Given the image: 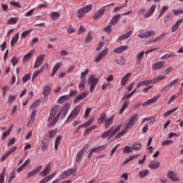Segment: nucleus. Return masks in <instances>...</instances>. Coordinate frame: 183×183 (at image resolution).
<instances>
[{
	"label": "nucleus",
	"instance_id": "44",
	"mask_svg": "<svg viewBox=\"0 0 183 183\" xmlns=\"http://www.w3.org/2000/svg\"><path fill=\"white\" fill-rule=\"evenodd\" d=\"M112 131H114V128H110V129H109V130H108L107 132H104V133L102 134V136H101L102 138L103 139H105L108 138V137H109V135H111Z\"/></svg>",
	"mask_w": 183,
	"mask_h": 183
},
{
	"label": "nucleus",
	"instance_id": "11",
	"mask_svg": "<svg viewBox=\"0 0 183 183\" xmlns=\"http://www.w3.org/2000/svg\"><path fill=\"white\" fill-rule=\"evenodd\" d=\"M41 169H42V166H39L36 169H34L32 171L27 173L26 179H29V178H32V177H35V175H37L41 172Z\"/></svg>",
	"mask_w": 183,
	"mask_h": 183
},
{
	"label": "nucleus",
	"instance_id": "33",
	"mask_svg": "<svg viewBox=\"0 0 183 183\" xmlns=\"http://www.w3.org/2000/svg\"><path fill=\"white\" fill-rule=\"evenodd\" d=\"M120 17L121 14H117L116 16L112 17V19L109 21V24L111 25H117V24H118V21H119Z\"/></svg>",
	"mask_w": 183,
	"mask_h": 183
},
{
	"label": "nucleus",
	"instance_id": "17",
	"mask_svg": "<svg viewBox=\"0 0 183 183\" xmlns=\"http://www.w3.org/2000/svg\"><path fill=\"white\" fill-rule=\"evenodd\" d=\"M51 163L48 164L45 168L39 173L40 177H46L51 172Z\"/></svg>",
	"mask_w": 183,
	"mask_h": 183
},
{
	"label": "nucleus",
	"instance_id": "12",
	"mask_svg": "<svg viewBox=\"0 0 183 183\" xmlns=\"http://www.w3.org/2000/svg\"><path fill=\"white\" fill-rule=\"evenodd\" d=\"M61 108V106L59 104H56L51 110L49 117L48 118V121H52L53 118L56 115V112H58L59 109Z\"/></svg>",
	"mask_w": 183,
	"mask_h": 183
},
{
	"label": "nucleus",
	"instance_id": "25",
	"mask_svg": "<svg viewBox=\"0 0 183 183\" xmlns=\"http://www.w3.org/2000/svg\"><path fill=\"white\" fill-rule=\"evenodd\" d=\"M178 81H179L178 79L172 80L169 85H167L165 87H163L162 89V92H165V91H169V88H172V86H174V85H175V84H178Z\"/></svg>",
	"mask_w": 183,
	"mask_h": 183
},
{
	"label": "nucleus",
	"instance_id": "47",
	"mask_svg": "<svg viewBox=\"0 0 183 183\" xmlns=\"http://www.w3.org/2000/svg\"><path fill=\"white\" fill-rule=\"evenodd\" d=\"M44 69H45V66H41V68L39 69V70H36L33 73V78H36L38 76V75H39V74H41V72H42L44 71Z\"/></svg>",
	"mask_w": 183,
	"mask_h": 183
},
{
	"label": "nucleus",
	"instance_id": "10",
	"mask_svg": "<svg viewBox=\"0 0 183 183\" xmlns=\"http://www.w3.org/2000/svg\"><path fill=\"white\" fill-rule=\"evenodd\" d=\"M44 59H45V54H40L39 56H37L34 66V69L39 68V66L42 65L44 63Z\"/></svg>",
	"mask_w": 183,
	"mask_h": 183
},
{
	"label": "nucleus",
	"instance_id": "46",
	"mask_svg": "<svg viewBox=\"0 0 183 183\" xmlns=\"http://www.w3.org/2000/svg\"><path fill=\"white\" fill-rule=\"evenodd\" d=\"M5 175H6V168H4L0 174V183H4L5 181Z\"/></svg>",
	"mask_w": 183,
	"mask_h": 183
},
{
	"label": "nucleus",
	"instance_id": "52",
	"mask_svg": "<svg viewBox=\"0 0 183 183\" xmlns=\"http://www.w3.org/2000/svg\"><path fill=\"white\" fill-rule=\"evenodd\" d=\"M178 97H179V94H178L177 96V94H174L172 95L168 100L167 102V104L169 105L171 104H172V102H174V101H175V99H177V98H178Z\"/></svg>",
	"mask_w": 183,
	"mask_h": 183
},
{
	"label": "nucleus",
	"instance_id": "51",
	"mask_svg": "<svg viewBox=\"0 0 183 183\" xmlns=\"http://www.w3.org/2000/svg\"><path fill=\"white\" fill-rule=\"evenodd\" d=\"M18 22V19L16 18L11 17L7 21L8 25H15Z\"/></svg>",
	"mask_w": 183,
	"mask_h": 183
},
{
	"label": "nucleus",
	"instance_id": "49",
	"mask_svg": "<svg viewBox=\"0 0 183 183\" xmlns=\"http://www.w3.org/2000/svg\"><path fill=\"white\" fill-rule=\"evenodd\" d=\"M167 11H168V6H163L162 7V9H160L159 18H161V16H162V15H164V14H165V12H167Z\"/></svg>",
	"mask_w": 183,
	"mask_h": 183
},
{
	"label": "nucleus",
	"instance_id": "19",
	"mask_svg": "<svg viewBox=\"0 0 183 183\" xmlns=\"http://www.w3.org/2000/svg\"><path fill=\"white\" fill-rule=\"evenodd\" d=\"M88 94H89V92L87 93H81L80 94H79L74 99V104H78V102H79V101H82V99H85V98H86L88 97Z\"/></svg>",
	"mask_w": 183,
	"mask_h": 183
},
{
	"label": "nucleus",
	"instance_id": "41",
	"mask_svg": "<svg viewBox=\"0 0 183 183\" xmlns=\"http://www.w3.org/2000/svg\"><path fill=\"white\" fill-rule=\"evenodd\" d=\"M50 16L52 19V21H56L61 16V14L58 11H52L50 14Z\"/></svg>",
	"mask_w": 183,
	"mask_h": 183
},
{
	"label": "nucleus",
	"instance_id": "58",
	"mask_svg": "<svg viewBox=\"0 0 183 183\" xmlns=\"http://www.w3.org/2000/svg\"><path fill=\"white\" fill-rule=\"evenodd\" d=\"M76 30L75 29V28H74V26H69V28L67 29V34H69V35H71L74 32H76Z\"/></svg>",
	"mask_w": 183,
	"mask_h": 183
},
{
	"label": "nucleus",
	"instance_id": "30",
	"mask_svg": "<svg viewBox=\"0 0 183 183\" xmlns=\"http://www.w3.org/2000/svg\"><path fill=\"white\" fill-rule=\"evenodd\" d=\"M129 76H131V73L126 74L122 79L121 84L122 86H125L127 85V82L129 79Z\"/></svg>",
	"mask_w": 183,
	"mask_h": 183
},
{
	"label": "nucleus",
	"instance_id": "4",
	"mask_svg": "<svg viewBox=\"0 0 183 183\" xmlns=\"http://www.w3.org/2000/svg\"><path fill=\"white\" fill-rule=\"evenodd\" d=\"M99 82V78H95V76L91 75L88 79L87 84L90 85V92H94L97 86V84Z\"/></svg>",
	"mask_w": 183,
	"mask_h": 183
},
{
	"label": "nucleus",
	"instance_id": "31",
	"mask_svg": "<svg viewBox=\"0 0 183 183\" xmlns=\"http://www.w3.org/2000/svg\"><path fill=\"white\" fill-rule=\"evenodd\" d=\"M149 168L151 169H158L161 167L159 162H154L148 164Z\"/></svg>",
	"mask_w": 183,
	"mask_h": 183
},
{
	"label": "nucleus",
	"instance_id": "24",
	"mask_svg": "<svg viewBox=\"0 0 183 183\" xmlns=\"http://www.w3.org/2000/svg\"><path fill=\"white\" fill-rule=\"evenodd\" d=\"M62 66V61L57 62L52 69L51 76H54L58 72V69Z\"/></svg>",
	"mask_w": 183,
	"mask_h": 183
},
{
	"label": "nucleus",
	"instance_id": "63",
	"mask_svg": "<svg viewBox=\"0 0 183 183\" xmlns=\"http://www.w3.org/2000/svg\"><path fill=\"white\" fill-rule=\"evenodd\" d=\"M15 99H16V96L15 95H9V104H12V102H14V101H15Z\"/></svg>",
	"mask_w": 183,
	"mask_h": 183
},
{
	"label": "nucleus",
	"instance_id": "29",
	"mask_svg": "<svg viewBox=\"0 0 183 183\" xmlns=\"http://www.w3.org/2000/svg\"><path fill=\"white\" fill-rule=\"evenodd\" d=\"M49 92H51V87H49V86H46L43 91L44 101H47L48 95H49Z\"/></svg>",
	"mask_w": 183,
	"mask_h": 183
},
{
	"label": "nucleus",
	"instance_id": "6",
	"mask_svg": "<svg viewBox=\"0 0 183 183\" xmlns=\"http://www.w3.org/2000/svg\"><path fill=\"white\" fill-rule=\"evenodd\" d=\"M108 52H109V50L108 48L104 49L102 51H100L96 56L94 57V62H100V61L107 56L108 55Z\"/></svg>",
	"mask_w": 183,
	"mask_h": 183
},
{
	"label": "nucleus",
	"instance_id": "32",
	"mask_svg": "<svg viewBox=\"0 0 183 183\" xmlns=\"http://www.w3.org/2000/svg\"><path fill=\"white\" fill-rule=\"evenodd\" d=\"M165 78H167V76H162V75L156 76L153 79H151L152 84H157V82H159L160 81H164V79H165Z\"/></svg>",
	"mask_w": 183,
	"mask_h": 183
},
{
	"label": "nucleus",
	"instance_id": "16",
	"mask_svg": "<svg viewBox=\"0 0 183 183\" xmlns=\"http://www.w3.org/2000/svg\"><path fill=\"white\" fill-rule=\"evenodd\" d=\"M155 9H157V4H153L149 11L144 14V18L146 19H148V18H151L152 15H154V13L155 12Z\"/></svg>",
	"mask_w": 183,
	"mask_h": 183
},
{
	"label": "nucleus",
	"instance_id": "59",
	"mask_svg": "<svg viewBox=\"0 0 183 183\" xmlns=\"http://www.w3.org/2000/svg\"><path fill=\"white\" fill-rule=\"evenodd\" d=\"M174 56H175V55L172 54H166L161 57V59H169L171 57L174 58Z\"/></svg>",
	"mask_w": 183,
	"mask_h": 183
},
{
	"label": "nucleus",
	"instance_id": "60",
	"mask_svg": "<svg viewBox=\"0 0 183 183\" xmlns=\"http://www.w3.org/2000/svg\"><path fill=\"white\" fill-rule=\"evenodd\" d=\"M149 173V171H148V169L142 170L139 172V175L141 178H144V177H147V175H148Z\"/></svg>",
	"mask_w": 183,
	"mask_h": 183
},
{
	"label": "nucleus",
	"instance_id": "22",
	"mask_svg": "<svg viewBox=\"0 0 183 183\" xmlns=\"http://www.w3.org/2000/svg\"><path fill=\"white\" fill-rule=\"evenodd\" d=\"M165 66V62L164 61H158L152 65V69L158 71L159 69H162Z\"/></svg>",
	"mask_w": 183,
	"mask_h": 183
},
{
	"label": "nucleus",
	"instance_id": "26",
	"mask_svg": "<svg viewBox=\"0 0 183 183\" xmlns=\"http://www.w3.org/2000/svg\"><path fill=\"white\" fill-rule=\"evenodd\" d=\"M114 118H115V116L113 115L110 118H108L106 119V121L104 122V127L106 129H108V128H109V127L112 125V122H114Z\"/></svg>",
	"mask_w": 183,
	"mask_h": 183
},
{
	"label": "nucleus",
	"instance_id": "5",
	"mask_svg": "<svg viewBox=\"0 0 183 183\" xmlns=\"http://www.w3.org/2000/svg\"><path fill=\"white\" fill-rule=\"evenodd\" d=\"M167 177L172 182H179V181H181L179 176H178V174L174 171H168Z\"/></svg>",
	"mask_w": 183,
	"mask_h": 183
},
{
	"label": "nucleus",
	"instance_id": "48",
	"mask_svg": "<svg viewBox=\"0 0 183 183\" xmlns=\"http://www.w3.org/2000/svg\"><path fill=\"white\" fill-rule=\"evenodd\" d=\"M132 147H129V146H125L123 148V153L124 154H131L132 152Z\"/></svg>",
	"mask_w": 183,
	"mask_h": 183
},
{
	"label": "nucleus",
	"instance_id": "39",
	"mask_svg": "<svg viewBox=\"0 0 183 183\" xmlns=\"http://www.w3.org/2000/svg\"><path fill=\"white\" fill-rule=\"evenodd\" d=\"M107 114L103 113L102 114L98 119V122L99 124V125H102V124H104V122H105V121H107Z\"/></svg>",
	"mask_w": 183,
	"mask_h": 183
},
{
	"label": "nucleus",
	"instance_id": "42",
	"mask_svg": "<svg viewBox=\"0 0 183 183\" xmlns=\"http://www.w3.org/2000/svg\"><path fill=\"white\" fill-rule=\"evenodd\" d=\"M132 148L134 151H139L142 148V144L139 142H136L132 145Z\"/></svg>",
	"mask_w": 183,
	"mask_h": 183
},
{
	"label": "nucleus",
	"instance_id": "27",
	"mask_svg": "<svg viewBox=\"0 0 183 183\" xmlns=\"http://www.w3.org/2000/svg\"><path fill=\"white\" fill-rule=\"evenodd\" d=\"M150 84H152V81L151 79L144 80L137 84V88H141V86H148V85Z\"/></svg>",
	"mask_w": 183,
	"mask_h": 183
},
{
	"label": "nucleus",
	"instance_id": "62",
	"mask_svg": "<svg viewBox=\"0 0 183 183\" xmlns=\"http://www.w3.org/2000/svg\"><path fill=\"white\" fill-rule=\"evenodd\" d=\"M104 31L107 32V34H111L112 32V27L109 25L104 28Z\"/></svg>",
	"mask_w": 183,
	"mask_h": 183
},
{
	"label": "nucleus",
	"instance_id": "9",
	"mask_svg": "<svg viewBox=\"0 0 183 183\" xmlns=\"http://www.w3.org/2000/svg\"><path fill=\"white\" fill-rule=\"evenodd\" d=\"M104 14L105 6H103L93 15L94 21H98V19H101Z\"/></svg>",
	"mask_w": 183,
	"mask_h": 183
},
{
	"label": "nucleus",
	"instance_id": "36",
	"mask_svg": "<svg viewBox=\"0 0 183 183\" xmlns=\"http://www.w3.org/2000/svg\"><path fill=\"white\" fill-rule=\"evenodd\" d=\"M144 54H145V51H142L136 56L137 64L138 65L141 64V61H142V58H144Z\"/></svg>",
	"mask_w": 183,
	"mask_h": 183
},
{
	"label": "nucleus",
	"instance_id": "37",
	"mask_svg": "<svg viewBox=\"0 0 183 183\" xmlns=\"http://www.w3.org/2000/svg\"><path fill=\"white\" fill-rule=\"evenodd\" d=\"M183 22V19H179L178 21H177L172 26V32H177L178 30V26L181 25Z\"/></svg>",
	"mask_w": 183,
	"mask_h": 183
},
{
	"label": "nucleus",
	"instance_id": "54",
	"mask_svg": "<svg viewBox=\"0 0 183 183\" xmlns=\"http://www.w3.org/2000/svg\"><path fill=\"white\" fill-rule=\"evenodd\" d=\"M15 174H16V172L15 170H13L11 174H9V183H11L14 179H15Z\"/></svg>",
	"mask_w": 183,
	"mask_h": 183
},
{
	"label": "nucleus",
	"instance_id": "38",
	"mask_svg": "<svg viewBox=\"0 0 183 183\" xmlns=\"http://www.w3.org/2000/svg\"><path fill=\"white\" fill-rule=\"evenodd\" d=\"M69 96H68V95L61 96L57 99V104H64V102H65V101H69Z\"/></svg>",
	"mask_w": 183,
	"mask_h": 183
},
{
	"label": "nucleus",
	"instance_id": "13",
	"mask_svg": "<svg viewBox=\"0 0 183 183\" xmlns=\"http://www.w3.org/2000/svg\"><path fill=\"white\" fill-rule=\"evenodd\" d=\"M160 96H154L152 98L148 99L147 102H144L142 104V107H148L149 105H152V104H155L158 99H159Z\"/></svg>",
	"mask_w": 183,
	"mask_h": 183
},
{
	"label": "nucleus",
	"instance_id": "57",
	"mask_svg": "<svg viewBox=\"0 0 183 183\" xmlns=\"http://www.w3.org/2000/svg\"><path fill=\"white\" fill-rule=\"evenodd\" d=\"M29 79H31V74H25L22 77V81H23L24 84H26V82H28V81H29Z\"/></svg>",
	"mask_w": 183,
	"mask_h": 183
},
{
	"label": "nucleus",
	"instance_id": "35",
	"mask_svg": "<svg viewBox=\"0 0 183 183\" xmlns=\"http://www.w3.org/2000/svg\"><path fill=\"white\" fill-rule=\"evenodd\" d=\"M19 39V32H17L11 39V46H14L18 42V40Z\"/></svg>",
	"mask_w": 183,
	"mask_h": 183
},
{
	"label": "nucleus",
	"instance_id": "43",
	"mask_svg": "<svg viewBox=\"0 0 183 183\" xmlns=\"http://www.w3.org/2000/svg\"><path fill=\"white\" fill-rule=\"evenodd\" d=\"M61 140H62V136H60V135L56 136V140H55V144H54V148L56 151H58V145L61 144Z\"/></svg>",
	"mask_w": 183,
	"mask_h": 183
},
{
	"label": "nucleus",
	"instance_id": "61",
	"mask_svg": "<svg viewBox=\"0 0 183 183\" xmlns=\"http://www.w3.org/2000/svg\"><path fill=\"white\" fill-rule=\"evenodd\" d=\"M171 144H174V141L167 139L162 142V145H163V147L165 145H171Z\"/></svg>",
	"mask_w": 183,
	"mask_h": 183
},
{
	"label": "nucleus",
	"instance_id": "7",
	"mask_svg": "<svg viewBox=\"0 0 183 183\" xmlns=\"http://www.w3.org/2000/svg\"><path fill=\"white\" fill-rule=\"evenodd\" d=\"M69 108H71V104L66 103L64 104L63 109L58 113L60 114L61 119H64V118L68 115Z\"/></svg>",
	"mask_w": 183,
	"mask_h": 183
},
{
	"label": "nucleus",
	"instance_id": "2",
	"mask_svg": "<svg viewBox=\"0 0 183 183\" xmlns=\"http://www.w3.org/2000/svg\"><path fill=\"white\" fill-rule=\"evenodd\" d=\"M92 4H88L83 8H80L77 10V18L79 19H82L85 16L86 14H89L92 11Z\"/></svg>",
	"mask_w": 183,
	"mask_h": 183
},
{
	"label": "nucleus",
	"instance_id": "45",
	"mask_svg": "<svg viewBox=\"0 0 183 183\" xmlns=\"http://www.w3.org/2000/svg\"><path fill=\"white\" fill-rule=\"evenodd\" d=\"M166 36H167V33L165 32L162 33V34H160L159 36L154 39V42H156V44H157V42L162 41Z\"/></svg>",
	"mask_w": 183,
	"mask_h": 183
},
{
	"label": "nucleus",
	"instance_id": "21",
	"mask_svg": "<svg viewBox=\"0 0 183 183\" xmlns=\"http://www.w3.org/2000/svg\"><path fill=\"white\" fill-rule=\"evenodd\" d=\"M35 52V50H31L27 54H26L23 57V62L24 64H26L31 58H32V56L34 55V53Z\"/></svg>",
	"mask_w": 183,
	"mask_h": 183
},
{
	"label": "nucleus",
	"instance_id": "53",
	"mask_svg": "<svg viewBox=\"0 0 183 183\" xmlns=\"http://www.w3.org/2000/svg\"><path fill=\"white\" fill-rule=\"evenodd\" d=\"M129 104V102L125 101L123 103V105L119 111V114H122V112H124V111H125V109L128 107Z\"/></svg>",
	"mask_w": 183,
	"mask_h": 183
},
{
	"label": "nucleus",
	"instance_id": "14",
	"mask_svg": "<svg viewBox=\"0 0 183 183\" xmlns=\"http://www.w3.org/2000/svg\"><path fill=\"white\" fill-rule=\"evenodd\" d=\"M112 128H113V130L109 137V139H111V138H114V137L115 138H117V135H118V134H120L121 132L119 131H121V128H122V124H119L117 127H112Z\"/></svg>",
	"mask_w": 183,
	"mask_h": 183
},
{
	"label": "nucleus",
	"instance_id": "28",
	"mask_svg": "<svg viewBox=\"0 0 183 183\" xmlns=\"http://www.w3.org/2000/svg\"><path fill=\"white\" fill-rule=\"evenodd\" d=\"M115 62L118 65H125V63L127 62V59H125V56H124L123 55H121L119 58L116 59Z\"/></svg>",
	"mask_w": 183,
	"mask_h": 183
},
{
	"label": "nucleus",
	"instance_id": "18",
	"mask_svg": "<svg viewBox=\"0 0 183 183\" xmlns=\"http://www.w3.org/2000/svg\"><path fill=\"white\" fill-rule=\"evenodd\" d=\"M72 172H74L73 169H69L64 172H63L61 175L59 176L60 179H65V178H68L69 175L72 174Z\"/></svg>",
	"mask_w": 183,
	"mask_h": 183
},
{
	"label": "nucleus",
	"instance_id": "15",
	"mask_svg": "<svg viewBox=\"0 0 183 183\" xmlns=\"http://www.w3.org/2000/svg\"><path fill=\"white\" fill-rule=\"evenodd\" d=\"M88 144H85L83 147V149H81L76 154V162H81V161L82 160V157L84 155V151H86V149H88Z\"/></svg>",
	"mask_w": 183,
	"mask_h": 183
},
{
	"label": "nucleus",
	"instance_id": "23",
	"mask_svg": "<svg viewBox=\"0 0 183 183\" xmlns=\"http://www.w3.org/2000/svg\"><path fill=\"white\" fill-rule=\"evenodd\" d=\"M134 34L133 31H130L124 34H122V36H119L117 39V41L119 42L121 41H124V39H128V38L131 37V36Z\"/></svg>",
	"mask_w": 183,
	"mask_h": 183
},
{
	"label": "nucleus",
	"instance_id": "8",
	"mask_svg": "<svg viewBox=\"0 0 183 183\" xmlns=\"http://www.w3.org/2000/svg\"><path fill=\"white\" fill-rule=\"evenodd\" d=\"M155 35V31L149 30L148 31H145L144 33H140L138 34V37L141 38V39H148V38H151Z\"/></svg>",
	"mask_w": 183,
	"mask_h": 183
},
{
	"label": "nucleus",
	"instance_id": "34",
	"mask_svg": "<svg viewBox=\"0 0 183 183\" xmlns=\"http://www.w3.org/2000/svg\"><path fill=\"white\" fill-rule=\"evenodd\" d=\"M60 117H61V114H57L56 116L53 119L51 122H50L49 124V128H52V127L54 126L55 124H56V122H58V121L59 120Z\"/></svg>",
	"mask_w": 183,
	"mask_h": 183
},
{
	"label": "nucleus",
	"instance_id": "64",
	"mask_svg": "<svg viewBox=\"0 0 183 183\" xmlns=\"http://www.w3.org/2000/svg\"><path fill=\"white\" fill-rule=\"evenodd\" d=\"M16 148H17V147H16V146H14V147L10 148V149L7 151L6 153H7L9 155H11V154H14V152H15L16 151Z\"/></svg>",
	"mask_w": 183,
	"mask_h": 183
},
{
	"label": "nucleus",
	"instance_id": "55",
	"mask_svg": "<svg viewBox=\"0 0 183 183\" xmlns=\"http://www.w3.org/2000/svg\"><path fill=\"white\" fill-rule=\"evenodd\" d=\"M31 32H32V29H29V30H26L25 31H24L21 34V39H25V38H26V36H28V35H29V34H31Z\"/></svg>",
	"mask_w": 183,
	"mask_h": 183
},
{
	"label": "nucleus",
	"instance_id": "40",
	"mask_svg": "<svg viewBox=\"0 0 183 183\" xmlns=\"http://www.w3.org/2000/svg\"><path fill=\"white\" fill-rule=\"evenodd\" d=\"M94 38V35L92 34V31H89L85 39V44H89V42H92V39Z\"/></svg>",
	"mask_w": 183,
	"mask_h": 183
},
{
	"label": "nucleus",
	"instance_id": "56",
	"mask_svg": "<svg viewBox=\"0 0 183 183\" xmlns=\"http://www.w3.org/2000/svg\"><path fill=\"white\" fill-rule=\"evenodd\" d=\"M19 62V57L14 56L11 58V64L13 66H15V65H16Z\"/></svg>",
	"mask_w": 183,
	"mask_h": 183
},
{
	"label": "nucleus",
	"instance_id": "3",
	"mask_svg": "<svg viewBox=\"0 0 183 183\" xmlns=\"http://www.w3.org/2000/svg\"><path fill=\"white\" fill-rule=\"evenodd\" d=\"M81 105H77L70 113L67 119L66 120V123L72 122L78 115H79V112H81Z\"/></svg>",
	"mask_w": 183,
	"mask_h": 183
},
{
	"label": "nucleus",
	"instance_id": "20",
	"mask_svg": "<svg viewBox=\"0 0 183 183\" xmlns=\"http://www.w3.org/2000/svg\"><path fill=\"white\" fill-rule=\"evenodd\" d=\"M129 46L127 45L120 46L114 49V54H122V52H125L128 49Z\"/></svg>",
	"mask_w": 183,
	"mask_h": 183
},
{
	"label": "nucleus",
	"instance_id": "1",
	"mask_svg": "<svg viewBox=\"0 0 183 183\" xmlns=\"http://www.w3.org/2000/svg\"><path fill=\"white\" fill-rule=\"evenodd\" d=\"M137 121H138V114H134L132 115V117L129 118L126 125V127L121 130V132L116 136V138L118 139L119 138H121V137H124L126 132H127L128 129H131V128H134Z\"/></svg>",
	"mask_w": 183,
	"mask_h": 183
},
{
	"label": "nucleus",
	"instance_id": "50",
	"mask_svg": "<svg viewBox=\"0 0 183 183\" xmlns=\"http://www.w3.org/2000/svg\"><path fill=\"white\" fill-rule=\"evenodd\" d=\"M94 121H95V117H90L88 122H86V123H84V127H89V125H92V124H94Z\"/></svg>",
	"mask_w": 183,
	"mask_h": 183
}]
</instances>
